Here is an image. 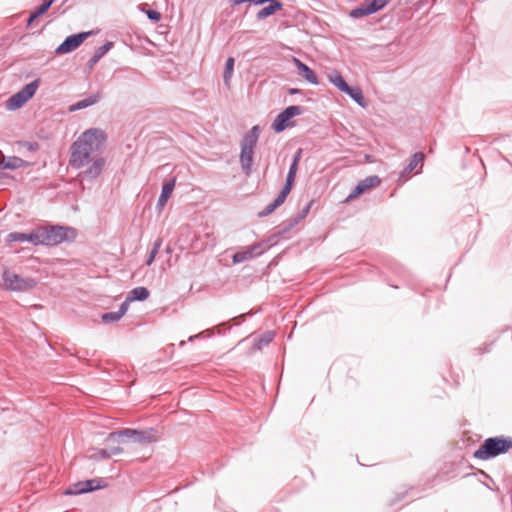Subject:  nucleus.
Returning <instances> with one entry per match:
<instances>
[{
	"label": "nucleus",
	"instance_id": "obj_1",
	"mask_svg": "<svg viewBox=\"0 0 512 512\" xmlns=\"http://www.w3.org/2000/svg\"><path fill=\"white\" fill-rule=\"evenodd\" d=\"M108 137L101 128H89L82 132L70 146L69 164L81 169L90 162L91 155L101 152Z\"/></svg>",
	"mask_w": 512,
	"mask_h": 512
},
{
	"label": "nucleus",
	"instance_id": "obj_2",
	"mask_svg": "<svg viewBox=\"0 0 512 512\" xmlns=\"http://www.w3.org/2000/svg\"><path fill=\"white\" fill-rule=\"evenodd\" d=\"M39 231L40 245L48 247L73 243L78 235L74 227L63 224L46 223L39 226Z\"/></svg>",
	"mask_w": 512,
	"mask_h": 512
},
{
	"label": "nucleus",
	"instance_id": "obj_3",
	"mask_svg": "<svg viewBox=\"0 0 512 512\" xmlns=\"http://www.w3.org/2000/svg\"><path fill=\"white\" fill-rule=\"evenodd\" d=\"M159 432L153 427L144 429L122 428L109 433L108 441H117L121 443L151 444L159 440Z\"/></svg>",
	"mask_w": 512,
	"mask_h": 512
},
{
	"label": "nucleus",
	"instance_id": "obj_4",
	"mask_svg": "<svg viewBox=\"0 0 512 512\" xmlns=\"http://www.w3.org/2000/svg\"><path fill=\"white\" fill-rule=\"evenodd\" d=\"M510 449H512L511 436H493L486 438L474 451L473 456L480 460H490L507 453Z\"/></svg>",
	"mask_w": 512,
	"mask_h": 512
},
{
	"label": "nucleus",
	"instance_id": "obj_5",
	"mask_svg": "<svg viewBox=\"0 0 512 512\" xmlns=\"http://www.w3.org/2000/svg\"><path fill=\"white\" fill-rule=\"evenodd\" d=\"M5 287L11 291L24 292L30 291L37 286L36 279L32 277L24 278L21 275L5 270L2 274Z\"/></svg>",
	"mask_w": 512,
	"mask_h": 512
},
{
	"label": "nucleus",
	"instance_id": "obj_6",
	"mask_svg": "<svg viewBox=\"0 0 512 512\" xmlns=\"http://www.w3.org/2000/svg\"><path fill=\"white\" fill-rule=\"evenodd\" d=\"M94 34V31H82L67 36L55 49L57 55H65L76 50L80 45Z\"/></svg>",
	"mask_w": 512,
	"mask_h": 512
},
{
	"label": "nucleus",
	"instance_id": "obj_7",
	"mask_svg": "<svg viewBox=\"0 0 512 512\" xmlns=\"http://www.w3.org/2000/svg\"><path fill=\"white\" fill-rule=\"evenodd\" d=\"M270 247L271 246L268 244L267 241H262L247 246L244 249L239 250L232 255V262L234 264H240L248 260L254 259L256 257L261 256Z\"/></svg>",
	"mask_w": 512,
	"mask_h": 512
},
{
	"label": "nucleus",
	"instance_id": "obj_8",
	"mask_svg": "<svg viewBox=\"0 0 512 512\" xmlns=\"http://www.w3.org/2000/svg\"><path fill=\"white\" fill-rule=\"evenodd\" d=\"M381 184V178L378 175H371L360 180L350 194L344 200V203H349L353 199L361 196L366 191L376 188Z\"/></svg>",
	"mask_w": 512,
	"mask_h": 512
},
{
	"label": "nucleus",
	"instance_id": "obj_9",
	"mask_svg": "<svg viewBox=\"0 0 512 512\" xmlns=\"http://www.w3.org/2000/svg\"><path fill=\"white\" fill-rule=\"evenodd\" d=\"M8 242H28L34 246L40 245V231L39 226L29 233L24 232H11L7 236Z\"/></svg>",
	"mask_w": 512,
	"mask_h": 512
},
{
	"label": "nucleus",
	"instance_id": "obj_10",
	"mask_svg": "<svg viewBox=\"0 0 512 512\" xmlns=\"http://www.w3.org/2000/svg\"><path fill=\"white\" fill-rule=\"evenodd\" d=\"M292 62L297 69V73L300 77L306 80L312 85H318L319 79L313 69H311L306 63L301 61L299 58L293 56Z\"/></svg>",
	"mask_w": 512,
	"mask_h": 512
},
{
	"label": "nucleus",
	"instance_id": "obj_11",
	"mask_svg": "<svg viewBox=\"0 0 512 512\" xmlns=\"http://www.w3.org/2000/svg\"><path fill=\"white\" fill-rule=\"evenodd\" d=\"M298 224L299 223L297 222V220H295L293 217L283 221L275 228V232L266 241L272 247L278 242L280 238H283Z\"/></svg>",
	"mask_w": 512,
	"mask_h": 512
},
{
	"label": "nucleus",
	"instance_id": "obj_12",
	"mask_svg": "<svg viewBox=\"0 0 512 512\" xmlns=\"http://www.w3.org/2000/svg\"><path fill=\"white\" fill-rule=\"evenodd\" d=\"M176 186V177L169 178L162 183L161 192L156 203V209L161 211L166 206Z\"/></svg>",
	"mask_w": 512,
	"mask_h": 512
},
{
	"label": "nucleus",
	"instance_id": "obj_13",
	"mask_svg": "<svg viewBox=\"0 0 512 512\" xmlns=\"http://www.w3.org/2000/svg\"><path fill=\"white\" fill-rule=\"evenodd\" d=\"M260 132L261 129L259 125L252 126L251 129L244 134L241 140V150L255 151L260 136Z\"/></svg>",
	"mask_w": 512,
	"mask_h": 512
},
{
	"label": "nucleus",
	"instance_id": "obj_14",
	"mask_svg": "<svg viewBox=\"0 0 512 512\" xmlns=\"http://www.w3.org/2000/svg\"><path fill=\"white\" fill-rule=\"evenodd\" d=\"M302 154H303L302 148H299V149L296 150V152L294 153V155L292 157V161L290 163L289 170H288V173L286 175V179H285V183L284 184L288 185L291 188H293L294 183H295V178H296V174H297V171H298V168H299V163H300L301 158H302Z\"/></svg>",
	"mask_w": 512,
	"mask_h": 512
},
{
	"label": "nucleus",
	"instance_id": "obj_15",
	"mask_svg": "<svg viewBox=\"0 0 512 512\" xmlns=\"http://www.w3.org/2000/svg\"><path fill=\"white\" fill-rule=\"evenodd\" d=\"M425 158V154L423 152H415L408 159L407 164L404 166L402 171L399 173L400 180H407L410 176L411 172L421 163Z\"/></svg>",
	"mask_w": 512,
	"mask_h": 512
},
{
	"label": "nucleus",
	"instance_id": "obj_16",
	"mask_svg": "<svg viewBox=\"0 0 512 512\" xmlns=\"http://www.w3.org/2000/svg\"><path fill=\"white\" fill-rule=\"evenodd\" d=\"M295 126V122L292 121L289 114L284 109L274 118L271 128L275 133H281L288 127Z\"/></svg>",
	"mask_w": 512,
	"mask_h": 512
},
{
	"label": "nucleus",
	"instance_id": "obj_17",
	"mask_svg": "<svg viewBox=\"0 0 512 512\" xmlns=\"http://www.w3.org/2000/svg\"><path fill=\"white\" fill-rule=\"evenodd\" d=\"M28 166L30 163L18 156H3L0 160V170H16Z\"/></svg>",
	"mask_w": 512,
	"mask_h": 512
},
{
	"label": "nucleus",
	"instance_id": "obj_18",
	"mask_svg": "<svg viewBox=\"0 0 512 512\" xmlns=\"http://www.w3.org/2000/svg\"><path fill=\"white\" fill-rule=\"evenodd\" d=\"M114 43L112 41H106L103 45L96 48L92 57L87 61L86 68L88 70L93 67L113 48Z\"/></svg>",
	"mask_w": 512,
	"mask_h": 512
},
{
	"label": "nucleus",
	"instance_id": "obj_19",
	"mask_svg": "<svg viewBox=\"0 0 512 512\" xmlns=\"http://www.w3.org/2000/svg\"><path fill=\"white\" fill-rule=\"evenodd\" d=\"M55 1L56 0H43L39 6L30 12L26 20V26L30 27L37 18L46 14Z\"/></svg>",
	"mask_w": 512,
	"mask_h": 512
},
{
	"label": "nucleus",
	"instance_id": "obj_20",
	"mask_svg": "<svg viewBox=\"0 0 512 512\" xmlns=\"http://www.w3.org/2000/svg\"><path fill=\"white\" fill-rule=\"evenodd\" d=\"M105 165V159L103 157L96 158L92 164L82 172L83 177L88 180H93L97 178Z\"/></svg>",
	"mask_w": 512,
	"mask_h": 512
},
{
	"label": "nucleus",
	"instance_id": "obj_21",
	"mask_svg": "<svg viewBox=\"0 0 512 512\" xmlns=\"http://www.w3.org/2000/svg\"><path fill=\"white\" fill-rule=\"evenodd\" d=\"M100 100H101V93L100 92L91 94L88 97L73 103L69 107V111L74 112V111H79V110L88 108L90 106H93V105L97 104Z\"/></svg>",
	"mask_w": 512,
	"mask_h": 512
},
{
	"label": "nucleus",
	"instance_id": "obj_22",
	"mask_svg": "<svg viewBox=\"0 0 512 512\" xmlns=\"http://www.w3.org/2000/svg\"><path fill=\"white\" fill-rule=\"evenodd\" d=\"M254 153L255 151L240 150L239 161L241 169L246 176H250L252 173Z\"/></svg>",
	"mask_w": 512,
	"mask_h": 512
},
{
	"label": "nucleus",
	"instance_id": "obj_23",
	"mask_svg": "<svg viewBox=\"0 0 512 512\" xmlns=\"http://www.w3.org/2000/svg\"><path fill=\"white\" fill-rule=\"evenodd\" d=\"M283 3L279 0H272L268 3L267 6L260 9L257 14L256 18L257 20H263L266 19L272 15H274L276 12L282 10Z\"/></svg>",
	"mask_w": 512,
	"mask_h": 512
},
{
	"label": "nucleus",
	"instance_id": "obj_24",
	"mask_svg": "<svg viewBox=\"0 0 512 512\" xmlns=\"http://www.w3.org/2000/svg\"><path fill=\"white\" fill-rule=\"evenodd\" d=\"M342 93L348 95L360 107L365 108L367 106L365 96L358 86L348 85L345 90H342Z\"/></svg>",
	"mask_w": 512,
	"mask_h": 512
},
{
	"label": "nucleus",
	"instance_id": "obj_25",
	"mask_svg": "<svg viewBox=\"0 0 512 512\" xmlns=\"http://www.w3.org/2000/svg\"><path fill=\"white\" fill-rule=\"evenodd\" d=\"M276 336V333L272 330L265 331L258 337H256L252 344V350H261L264 346L270 344Z\"/></svg>",
	"mask_w": 512,
	"mask_h": 512
},
{
	"label": "nucleus",
	"instance_id": "obj_26",
	"mask_svg": "<svg viewBox=\"0 0 512 512\" xmlns=\"http://www.w3.org/2000/svg\"><path fill=\"white\" fill-rule=\"evenodd\" d=\"M128 301L131 302H143L147 300L150 296V291L147 287L144 286H138L133 289H131L127 295Z\"/></svg>",
	"mask_w": 512,
	"mask_h": 512
},
{
	"label": "nucleus",
	"instance_id": "obj_27",
	"mask_svg": "<svg viewBox=\"0 0 512 512\" xmlns=\"http://www.w3.org/2000/svg\"><path fill=\"white\" fill-rule=\"evenodd\" d=\"M255 313L253 311H249L248 313L240 314L234 318L231 319L233 324H230L229 322H223L220 325L216 327L218 334H224L226 330H230L232 326H239L241 323H243L246 319V316H253Z\"/></svg>",
	"mask_w": 512,
	"mask_h": 512
},
{
	"label": "nucleus",
	"instance_id": "obj_28",
	"mask_svg": "<svg viewBox=\"0 0 512 512\" xmlns=\"http://www.w3.org/2000/svg\"><path fill=\"white\" fill-rule=\"evenodd\" d=\"M40 83H41V79L40 78H36L33 81L25 84L18 92L28 102L36 94V92H37V90L39 88Z\"/></svg>",
	"mask_w": 512,
	"mask_h": 512
},
{
	"label": "nucleus",
	"instance_id": "obj_29",
	"mask_svg": "<svg viewBox=\"0 0 512 512\" xmlns=\"http://www.w3.org/2000/svg\"><path fill=\"white\" fill-rule=\"evenodd\" d=\"M84 481V493H91L101 489H104L108 486L107 482L103 478H91L86 479Z\"/></svg>",
	"mask_w": 512,
	"mask_h": 512
},
{
	"label": "nucleus",
	"instance_id": "obj_30",
	"mask_svg": "<svg viewBox=\"0 0 512 512\" xmlns=\"http://www.w3.org/2000/svg\"><path fill=\"white\" fill-rule=\"evenodd\" d=\"M25 103H27L26 99L17 91L7 99L5 106L9 111H16L24 106Z\"/></svg>",
	"mask_w": 512,
	"mask_h": 512
},
{
	"label": "nucleus",
	"instance_id": "obj_31",
	"mask_svg": "<svg viewBox=\"0 0 512 512\" xmlns=\"http://www.w3.org/2000/svg\"><path fill=\"white\" fill-rule=\"evenodd\" d=\"M329 81L339 90H345L348 87V83L345 81L344 77L337 71L332 72L328 75Z\"/></svg>",
	"mask_w": 512,
	"mask_h": 512
},
{
	"label": "nucleus",
	"instance_id": "obj_32",
	"mask_svg": "<svg viewBox=\"0 0 512 512\" xmlns=\"http://www.w3.org/2000/svg\"><path fill=\"white\" fill-rule=\"evenodd\" d=\"M391 0H369L364 3L368 7L371 14L377 13L383 10Z\"/></svg>",
	"mask_w": 512,
	"mask_h": 512
},
{
	"label": "nucleus",
	"instance_id": "obj_33",
	"mask_svg": "<svg viewBox=\"0 0 512 512\" xmlns=\"http://www.w3.org/2000/svg\"><path fill=\"white\" fill-rule=\"evenodd\" d=\"M372 15L366 6V4L363 2L359 6L353 8L349 12V16L353 19H360L366 16Z\"/></svg>",
	"mask_w": 512,
	"mask_h": 512
},
{
	"label": "nucleus",
	"instance_id": "obj_34",
	"mask_svg": "<svg viewBox=\"0 0 512 512\" xmlns=\"http://www.w3.org/2000/svg\"><path fill=\"white\" fill-rule=\"evenodd\" d=\"M234 65H235V60L233 57H228L226 59V62H225V66H224V72H223V81L226 85L229 84L230 82V79L232 77V74L234 72Z\"/></svg>",
	"mask_w": 512,
	"mask_h": 512
},
{
	"label": "nucleus",
	"instance_id": "obj_35",
	"mask_svg": "<svg viewBox=\"0 0 512 512\" xmlns=\"http://www.w3.org/2000/svg\"><path fill=\"white\" fill-rule=\"evenodd\" d=\"M83 488H84V481L75 482V483L69 485L65 489L64 495H66V496H77V495L85 494Z\"/></svg>",
	"mask_w": 512,
	"mask_h": 512
},
{
	"label": "nucleus",
	"instance_id": "obj_36",
	"mask_svg": "<svg viewBox=\"0 0 512 512\" xmlns=\"http://www.w3.org/2000/svg\"><path fill=\"white\" fill-rule=\"evenodd\" d=\"M121 319L122 317L118 314L117 311L105 312L101 315V321L104 324L116 323Z\"/></svg>",
	"mask_w": 512,
	"mask_h": 512
},
{
	"label": "nucleus",
	"instance_id": "obj_37",
	"mask_svg": "<svg viewBox=\"0 0 512 512\" xmlns=\"http://www.w3.org/2000/svg\"><path fill=\"white\" fill-rule=\"evenodd\" d=\"M110 453L108 448L94 449L90 455V459L94 461L110 459Z\"/></svg>",
	"mask_w": 512,
	"mask_h": 512
},
{
	"label": "nucleus",
	"instance_id": "obj_38",
	"mask_svg": "<svg viewBox=\"0 0 512 512\" xmlns=\"http://www.w3.org/2000/svg\"><path fill=\"white\" fill-rule=\"evenodd\" d=\"M161 244H162V240L161 239H157L153 243V246H152L151 250L149 251L148 257L146 259V265L150 266L154 262L155 257L158 254L159 249L161 247Z\"/></svg>",
	"mask_w": 512,
	"mask_h": 512
},
{
	"label": "nucleus",
	"instance_id": "obj_39",
	"mask_svg": "<svg viewBox=\"0 0 512 512\" xmlns=\"http://www.w3.org/2000/svg\"><path fill=\"white\" fill-rule=\"evenodd\" d=\"M18 145L31 153H35L40 149V144L37 141H20Z\"/></svg>",
	"mask_w": 512,
	"mask_h": 512
},
{
	"label": "nucleus",
	"instance_id": "obj_40",
	"mask_svg": "<svg viewBox=\"0 0 512 512\" xmlns=\"http://www.w3.org/2000/svg\"><path fill=\"white\" fill-rule=\"evenodd\" d=\"M284 111H286L291 119H293L296 116L302 115L305 111V108L298 105H290L284 108Z\"/></svg>",
	"mask_w": 512,
	"mask_h": 512
},
{
	"label": "nucleus",
	"instance_id": "obj_41",
	"mask_svg": "<svg viewBox=\"0 0 512 512\" xmlns=\"http://www.w3.org/2000/svg\"><path fill=\"white\" fill-rule=\"evenodd\" d=\"M313 205V200L309 201L302 209L301 211L296 215L294 216L293 218L295 220H297L298 223H300L303 219H305L309 212H310V209Z\"/></svg>",
	"mask_w": 512,
	"mask_h": 512
},
{
	"label": "nucleus",
	"instance_id": "obj_42",
	"mask_svg": "<svg viewBox=\"0 0 512 512\" xmlns=\"http://www.w3.org/2000/svg\"><path fill=\"white\" fill-rule=\"evenodd\" d=\"M293 188L289 187L288 185H283L281 190L279 191V193L277 194V196L274 198L276 200H278L279 202H281L282 204L285 202L286 198L288 197V195L290 194L291 190Z\"/></svg>",
	"mask_w": 512,
	"mask_h": 512
},
{
	"label": "nucleus",
	"instance_id": "obj_43",
	"mask_svg": "<svg viewBox=\"0 0 512 512\" xmlns=\"http://www.w3.org/2000/svg\"><path fill=\"white\" fill-rule=\"evenodd\" d=\"M146 15H147V18L154 23H157L161 20V14L157 10L150 9L149 11L146 12Z\"/></svg>",
	"mask_w": 512,
	"mask_h": 512
},
{
	"label": "nucleus",
	"instance_id": "obj_44",
	"mask_svg": "<svg viewBox=\"0 0 512 512\" xmlns=\"http://www.w3.org/2000/svg\"><path fill=\"white\" fill-rule=\"evenodd\" d=\"M130 303L131 301H128V297L126 296L125 300L121 303L117 311L121 317H123L127 313Z\"/></svg>",
	"mask_w": 512,
	"mask_h": 512
},
{
	"label": "nucleus",
	"instance_id": "obj_45",
	"mask_svg": "<svg viewBox=\"0 0 512 512\" xmlns=\"http://www.w3.org/2000/svg\"><path fill=\"white\" fill-rule=\"evenodd\" d=\"M274 211H275V209L273 208L271 203H269L262 211L258 212V217L259 218L267 217L268 215H270Z\"/></svg>",
	"mask_w": 512,
	"mask_h": 512
},
{
	"label": "nucleus",
	"instance_id": "obj_46",
	"mask_svg": "<svg viewBox=\"0 0 512 512\" xmlns=\"http://www.w3.org/2000/svg\"><path fill=\"white\" fill-rule=\"evenodd\" d=\"M95 352H90L88 349H84V350H79L77 353H76V357L79 359V360H85L87 359L88 357L90 356H93Z\"/></svg>",
	"mask_w": 512,
	"mask_h": 512
},
{
	"label": "nucleus",
	"instance_id": "obj_47",
	"mask_svg": "<svg viewBox=\"0 0 512 512\" xmlns=\"http://www.w3.org/2000/svg\"><path fill=\"white\" fill-rule=\"evenodd\" d=\"M109 453H110L111 457L120 455L123 453V448H121L119 446L111 447V448H109Z\"/></svg>",
	"mask_w": 512,
	"mask_h": 512
},
{
	"label": "nucleus",
	"instance_id": "obj_48",
	"mask_svg": "<svg viewBox=\"0 0 512 512\" xmlns=\"http://www.w3.org/2000/svg\"><path fill=\"white\" fill-rule=\"evenodd\" d=\"M406 494L407 491L397 494L396 498L391 501V505H394L396 502L402 500Z\"/></svg>",
	"mask_w": 512,
	"mask_h": 512
},
{
	"label": "nucleus",
	"instance_id": "obj_49",
	"mask_svg": "<svg viewBox=\"0 0 512 512\" xmlns=\"http://www.w3.org/2000/svg\"><path fill=\"white\" fill-rule=\"evenodd\" d=\"M287 93H288L289 95H297V94H302V91H301L299 88H293V87H291V88H288V89H287Z\"/></svg>",
	"mask_w": 512,
	"mask_h": 512
},
{
	"label": "nucleus",
	"instance_id": "obj_50",
	"mask_svg": "<svg viewBox=\"0 0 512 512\" xmlns=\"http://www.w3.org/2000/svg\"><path fill=\"white\" fill-rule=\"evenodd\" d=\"M204 333H205V331L204 332H200V333L195 334V335H192V336H190L188 338V341L192 342V341H194L197 338H201V337H203Z\"/></svg>",
	"mask_w": 512,
	"mask_h": 512
},
{
	"label": "nucleus",
	"instance_id": "obj_51",
	"mask_svg": "<svg viewBox=\"0 0 512 512\" xmlns=\"http://www.w3.org/2000/svg\"><path fill=\"white\" fill-rule=\"evenodd\" d=\"M271 205L273 206V208L276 210L277 208H279L282 203L279 202L278 200L274 199L272 202H271Z\"/></svg>",
	"mask_w": 512,
	"mask_h": 512
},
{
	"label": "nucleus",
	"instance_id": "obj_52",
	"mask_svg": "<svg viewBox=\"0 0 512 512\" xmlns=\"http://www.w3.org/2000/svg\"><path fill=\"white\" fill-rule=\"evenodd\" d=\"M271 205L273 206V208L276 210L277 208H279L282 203L279 202L278 200L274 199L272 202H271Z\"/></svg>",
	"mask_w": 512,
	"mask_h": 512
},
{
	"label": "nucleus",
	"instance_id": "obj_53",
	"mask_svg": "<svg viewBox=\"0 0 512 512\" xmlns=\"http://www.w3.org/2000/svg\"><path fill=\"white\" fill-rule=\"evenodd\" d=\"M232 4L234 5H241L246 2H250V0H231Z\"/></svg>",
	"mask_w": 512,
	"mask_h": 512
},
{
	"label": "nucleus",
	"instance_id": "obj_54",
	"mask_svg": "<svg viewBox=\"0 0 512 512\" xmlns=\"http://www.w3.org/2000/svg\"><path fill=\"white\" fill-rule=\"evenodd\" d=\"M479 350H480V353H486V352H489V348H488V346H485L484 348L480 347V348H479Z\"/></svg>",
	"mask_w": 512,
	"mask_h": 512
},
{
	"label": "nucleus",
	"instance_id": "obj_55",
	"mask_svg": "<svg viewBox=\"0 0 512 512\" xmlns=\"http://www.w3.org/2000/svg\"><path fill=\"white\" fill-rule=\"evenodd\" d=\"M132 73H133L134 75H137V76H139V75L141 74V73H140L139 71H137V70H132Z\"/></svg>",
	"mask_w": 512,
	"mask_h": 512
},
{
	"label": "nucleus",
	"instance_id": "obj_56",
	"mask_svg": "<svg viewBox=\"0 0 512 512\" xmlns=\"http://www.w3.org/2000/svg\"><path fill=\"white\" fill-rule=\"evenodd\" d=\"M185 344V341H181L180 345L183 346Z\"/></svg>",
	"mask_w": 512,
	"mask_h": 512
}]
</instances>
